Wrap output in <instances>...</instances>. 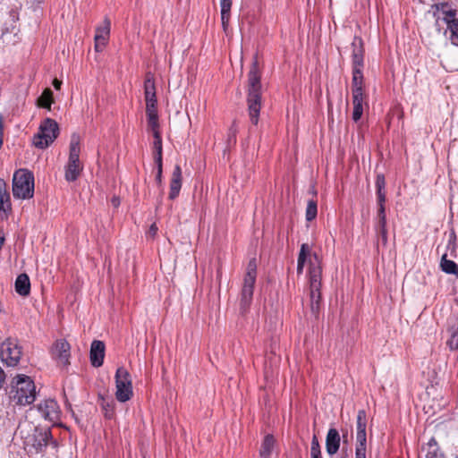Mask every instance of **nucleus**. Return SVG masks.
I'll list each match as a JSON object with an SVG mask.
<instances>
[{"mask_svg": "<svg viewBox=\"0 0 458 458\" xmlns=\"http://www.w3.org/2000/svg\"><path fill=\"white\" fill-rule=\"evenodd\" d=\"M146 114H147V116H156V115H158L157 114V105H147L146 106Z\"/></svg>", "mask_w": 458, "mask_h": 458, "instance_id": "obj_40", "label": "nucleus"}, {"mask_svg": "<svg viewBox=\"0 0 458 458\" xmlns=\"http://www.w3.org/2000/svg\"><path fill=\"white\" fill-rule=\"evenodd\" d=\"M248 110L252 124L257 125L261 108V82L258 61L252 63L248 73Z\"/></svg>", "mask_w": 458, "mask_h": 458, "instance_id": "obj_1", "label": "nucleus"}, {"mask_svg": "<svg viewBox=\"0 0 458 458\" xmlns=\"http://www.w3.org/2000/svg\"><path fill=\"white\" fill-rule=\"evenodd\" d=\"M15 291L21 296H27L30 292V281L27 274H21L15 280Z\"/></svg>", "mask_w": 458, "mask_h": 458, "instance_id": "obj_22", "label": "nucleus"}, {"mask_svg": "<svg viewBox=\"0 0 458 458\" xmlns=\"http://www.w3.org/2000/svg\"><path fill=\"white\" fill-rule=\"evenodd\" d=\"M148 124L151 131L153 132V136H156V133L160 134L159 132V123H158V115L156 116H148Z\"/></svg>", "mask_w": 458, "mask_h": 458, "instance_id": "obj_33", "label": "nucleus"}, {"mask_svg": "<svg viewBox=\"0 0 458 458\" xmlns=\"http://www.w3.org/2000/svg\"><path fill=\"white\" fill-rule=\"evenodd\" d=\"M154 137L153 142V151H154V160L155 163H163L162 162V138L160 134L156 133Z\"/></svg>", "mask_w": 458, "mask_h": 458, "instance_id": "obj_28", "label": "nucleus"}, {"mask_svg": "<svg viewBox=\"0 0 458 458\" xmlns=\"http://www.w3.org/2000/svg\"><path fill=\"white\" fill-rule=\"evenodd\" d=\"M105 357V344L102 341L94 340L90 346V361L92 366H102Z\"/></svg>", "mask_w": 458, "mask_h": 458, "instance_id": "obj_16", "label": "nucleus"}, {"mask_svg": "<svg viewBox=\"0 0 458 458\" xmlns=\"http://www.w3.org/2000/svg\"><path fill=\"white\" fill-rule=\"evenodd\" d=\"M377 228H386V218H377Z\"/></svg>", "mask_w": 458, "mask_h": 458, "instance_id": "obj_47", "label": "nucleus"}, {"mask_svg": "<svg viewBox=\"0 0 458 458\" xmlns=\"http://www.w3.org/2000/svg\"><path fill=\"white\" fill-rule=\"evenodd\" d=\"M144 94H156L155 81L153 75L150 72L147 73L145 78Z\"/></svg>", "mask_w": 458, "mask_h": 458, "instance_id": "obj_30", "label": "nucleus"}, {"mask_svg": "<svg viewBox=\"0 0 458 458\" xmlns=\"http://www.w3.org/2000/svg\"><path fill=\"white\" fill-rule=\"evenodd\" d=\"M440 267L445 273L458 277V265L454 261L447 259V254L445 253L441 258Z\"/></svg>", "mask_w": 458, "mask_h": 458, "instance_id": "obj_26", "label": "nucleus"}, {"mask_svg": "<svg viewBox=\"0 0 458 458\" xmlns=\"http://www.w3.org/2000/svg\"><path fill=\"white\" fill-rule=\"evenodd\" d=\"M386 191H377V206L386 204Z\"/></svg>", "mask_w": 458, "mask_h": 458, "instance_id": "obj_42", "label": "nucleus"}, {"mask_svg": "<svg viewBox=\"0 0 458 458\" xmlns=\"http://www.w3.org/2000/svg\"><path fill=\"white\" fill-rule=\"evenodd\" d=\"M318 214L317 202L315 200H310L306 208V220L312 221L316 218Z\"/></svg>", "mask_w": 458, "mask_h": 458, "instance_id": "obj_32", "label": "nucleus"}, {"mask_svg": "<svg viewBox=\"0 0 458 458\" xmlns=\"http://www.w3.org/2000/svg\"><path fill=\"white\" fill-rule=\"evenodd\" d=\"M22 355V348L17 339L7 338L0 346L1 360L7 366H16Z\"/></svg>", "mask_w": 458, "mask_h": 458, "instance_id": "obj_8", "label": "nucleus"}, {"mask_svg": "<svg viewBox=\"0 0 458 458\" xmlns=\"http://www.w3.org/2000/svg\"><path fill=\"white\" fill-rule=\"evenodd\" d=\"M336 458H348V455L346 454H341L339 456H337Z\"/></svg>", "mask_w": 458, "mask_h": 458, "instance_id": "obj_54", "label": "nucleus"}, {"mask_svg": "<svg viewBox=\"0 0 458 458\" xmlns=\"http://www.w3.org/2000/svg\"><path fill=\"white\" fill-rule=\"evenodd\" d=\"M236 128L234 127V123L233 124V126L230 128V137H233L235 138V135H236Z\"/></svg>", "mask_w": 458, "mask_h": 458, "instance_id": "obj_51", "label": "nucleus"}, {"mask_svg": "<svg viewBox=\"0 0 458 458\" xmlns=\"http://www.w3.org/2000/svg\"><path fill=\"white\" fill-rule=\"evenodd\" d=\"M352 95H364L362 71H360V70L352 71Z\"/></svg>", "mask_w": 458, "mask_h": 458, "instance_id": "obj_23", "label": "nucleus"}, {"mask_svg": "<svg viewBox=\"0 0 458 458\" xmlns=\"http://www.w3.org/2000/svg\"><path fill=\"white\" fill-rule=\"evenodd\" d=\"M112 204L114 208H117L120 205V200L118 198H113L112 199Z\"/></svg>", "mask_w": 458, "mask_h": 458, "instance_id": "obj_52", "label": "nucleus"}, {"mask_svg": "<svg viewBox=\"0 0 458 458\" xmlns=\"http://www.w3.org/2000/svg\"><path fill=\"white\" fill-rule=\"evenodd\" d=\"M366 428H367V413L364 410H360L357 413L356 422V448L355 458H366Z\"/></svg>", "mask_w": 458, "mask_h": 458, "instance_id": "obj_10", "label": "nucleus"}, {"mask_svg": "<svg viewBox=\"0 0 458 458\" xmlns=\"http://www.w3.org/2000/svg\"><path fill=\"white\" fill-rule=\"evenodd\" d=\"M446 344L451 351L458 350V317L454 316L447 320Z\"/></svg>", "mask_w": 458, "mask_h": 458, "instance_id": "obj_15", "label": "nucleus"}, {"mask_svg": "<svg viewBox=\"0 0 458 458\" xmlns=\"http://www.w3.org/2000/svg\"><path fill=\"white\" fill-rule=\"evenodd\" d=\"M116 399L124 403L132 396V385L129 372L123 367L118 368L115 373Z\"/></svg>", "mask_w": 458, "mask_h": 458, "instance_id": "obj_9", "label": "nucleus"}, {"mask_svg": "<svg viewBox=\"0 0 458 458\" xmlns=\"http://www.w3.org/2000/svg\"><path fill=\"white\" fill-rule=\"evenodd\" d=\"M276 440L272 435H267L261 444L259 456L261 458H269L274 449Z\"/></svg>", "mask_w": 458, "mask_h": 458, "instance_id": "obj_25", "label": "nucleus"}, {"mask_svg": "<svg viewBox=\"0 0 458 458\" xmlns=\"http://www.w3.org/2000/svg\"><path fill=\"white\" fill-rule=\"evenodd\" d=\"M36 386L29 376L19 374L13 378L10 398L15 404H31L36 399Z\"/></svg>", "mask_w": 458, "mask_h": 458, "instance_id": "obj_2", "label": "nucleus"}, {"mask_svg": "<svg viewBox=\"0 0 458 458\" xmlns=\"http://www.w3.org/2000/svg\"><path fill=\"white\" fill-rule=\"evenodd\" d=\"M448 30L451 32L452 43L458 46V19L452 25H449Z\"/></svg>", "mask_w": 458, "mask_h": 458, "instance_id": "obj_34", "label": "nucleus"}, {"mask_svg": "<svg viewBox=\"0 0 458 458\" xmlns=\"http://www.w3.org/2000/svg\"><path fill=\"white\" fill-rule=\"evenodd\" d=\"M378 236L381 238V241L384 245L387 243V229L386 228H377L376 229Z\"/></svg>", "mask_w": 458, "mask_h": 458, "instance_id": "obj_39", "label": "nucleus"}, {"mask_svg": "<svg viewBox=\"0 0 458 458\" xmlns=\"http://www.w3.org/2000/svg\"><path fill=\"white\" fill-rule=\"evenodd\" d=\"M102 408L105 410V417L110 419L113 415V408L108 403H106L104 400L102 402Z\"/></svg>", "mask_w": 458, "mask_h": 458, "instance_id": "obj_41", "label": "nucleus"}, {"mask_svg": "<svg viewBox=\"0 0 458 458\" xmlns=\"http://www.w3.org/2000/svg\"><path fill=\"white\" fill-rule=\"evenodd\" d=\"M221 13H225L231 11L232 0H220Z\"/></svg>", "mask_w": 458, "mask_h": 458, "instance_id": "obj_38", "label": "nucleus"}, {"mask_svg": "<svg viewBox=\"0 0 458 458\" xmlns=\"http://www.w3.org/2000/svg\"><path fill=\"white\" fill-rule=\"evenodd\" d=\"M157 225H156L155 224H153V225L150 226V228H149V233H150L151 235H155V234L157 233Z\"/></svg>", "mask_w": 458, "mask_h": 458, "instance_id": "obj_50", "label": "nucleus"}, {"mask_svg": "<svg viewBox=\"0 0 458 458\" xmlns=\"http://www.w3.org/2000/svg\"><path fill=\"white\" fill-rule=\"evenodd\" d=\"M80 137L72 134L70 142V153L68 163L65 165V180L74 182L80 176L82 171V165L80 162Z\"/></svg>", "mask_w": 458, "mask_h": 458, "instance_id": "obj_6", "label": "nucleus"}, {"mask_svg": "<svg viewBox=\"0 0 458 458\" xmlns=\"http://www.w3.org/2000/svg\"><path fill=\"white\" fill-rule=\"evenodd\" d=\"M111 21L106 17L99 26L96 29L95 33V50L97 52H102L105 47L107 45L110 36Z\"/></svg>", "mask_w": 458, "mask_h": 458, "instance_id": "obj_14", "label": "nucleus"}, {"mask_svg": "<svg viewBox=\"0 0 458 458\" xmlns=\"http://www.w3.org/2000/svg\"><path fill=\"white\" fill-rule=\"evenodd\" d=\"M4 237H0V249L2 248L3 244H4Z\"/></svg>", "mask_w": 458, "mask_h": 458, "instance_id": "obj_53", "label": "nucleus"}, {"mask_svg": "<svg viewBox=\"0 0 458 458\" xmlns=\"http://www.w3.org/2000/svg\"><path fill=\"white\" fill-rule=\"evenodd\" d=\"M426 458H456L447 457L440 450L436 439L432 437L427 444V454Z\"/></svg>", "mask_w": 458, "mask_h": 458, "instance_id": "obj_24", "label": "nucleus"}, {"mask_svg": "<svg viewBox=\"0 0 458 458\" xmlns=\"http://www.w3.org/2000/svg\"><path fill=\"white\" fill-rule=\"evenodd\" d=\"M38 105L41 107H45L50 109L51 104L53 102V92L50 89H46L42 95L38 98Z\"/></svg>", "mask_w": 458, "mask_h": 458, "instance_id": "obj_29", "label": "nucleus"}, {"mask_svg": "<svg viewBox=\"0 0 458 458\" xmlns=\"http://www.w3.org/2000/svg\"><path fill=\"white\" fill-rule=\"evenodd\" d=\"M377 218H386L385 205L377 206Z\"/></svg>", "mask_w": 458, "mask_h": 458, "instance_id": "obj_46", "label": "nucleus"}, {"mask_svg": "<svg viewBox=\"0 0 458 458\" xmlns=\"http://www.w3.org/2000/svg\"><path fill=\"white\" fill-rule=\"evenodd\" d=\"M229 19H230V12H226L224 14L221 13L222 25H223V28L225 30H226V28L228 26Z\"/></svg>", "mask_w": 458, "mask_h": 458, "instance_id": "obj_44", "label": "nucleus"}, {"mask_svg": "<svg viewBox=\"0 0 458 458\" xmlns=\"http://www.w3.org/2000/svg\"><path fill=\"white\" fill-rule=\"evenodd\" d=\"M62 85V81L58 79H55L53 81V86L55 89H60Z\"/></svg>", "mask_w": 458, "mask_h": 458, "instance_id": "obj_48", "label": "nucleus"}, {"mask_svg": "<svg viewBox=\"0 0 458 458\" xmlns=\"http://www.w3.org/2000/svg\"><path fill=\"white\" fill-rule=\"evenodd\" d=\"M156 165H157V167L156 181H157V182L158 184H160L161 182H162V165H163V163H156Z\"/></svg>", "mask_w": 458, "mask_h": 458, "instance_id": "obj_45", "label": "nucleus"}, {"mask_svg": "<svg viewBox=\"0 0 458 458\" xmlns=\"http://www.w3.org/2000/svg\"><path fill=\"white\" fill-rule=\"evenodd\" d=\"M310 458H322V456L320 454V455H316V456H310Z\"/></svg>", "mask_w": 458, "mask_h": 458, "instance_id": "obj_55", "label": "nucleus"}, {"mask_svg": "<svg viewBox=\"0 0 458 458\" xmlns=\"http://www.w3.org/2000/svg\"><path fill=\"white\" fill-rule=\"evenodd\" d=\"M352 71L363 69V47L360 39L355 38L352 44Z\"/></svg>", "mask_w": 458, "mask_h": 458, "instance_id": "obj_18", "label": "nucleus"}, {"mask_svg": "<svg viewBox=\"0 0 458 458\" xmlns=\"http://www.w3.org/2000/svg\"><path fill=\"white\" fill-rule=\"evenodd\" d=\"M256 277L257 261L256 259H251L246 268L241 292L240 312L242 314H245L251 304Z\"/></svg>", "mask_w": 458, "mask_h": 458, "instance_id": "obj_4", "label": "nucleus"}, {"mask_svg": "<svg viewBox=\"0 0 458 458\" xmlns=\"http://www.w3.org/2000/svg\"><path fill=\"white\" fill-rule=\"evenodd\" d=\"M305 264L297 262V274L301 275L303 272Z\"/></svg>", "mask_w": 458, "mask_h": 458, "instance_id": "obj_49", "label": "nucleus"}, {"mask_svg": "<svg viewBox=\"0 0 458 458\" xmlns=\"http://www.w3.org/2000/svg\"><path fill=\"white\" fill-rule=\"evenodd\" d=\"M352 118L354 122H358L361 118L364 109L369 106L366 95H352Z\"/></svg>", "mask_w": 458, "mask_h": 458, "instance_id": "obj_19", "label": "nucleus"}, {"mask_svg": "<svg viewBox=\"0 0 458 458\" xmlns=\"http://www.w3.org/2000/svg\"><path fill=\"white\" fill-rule=\"evenodd\" d=\"M50 354L58 366L67 367L70 364V344L64 339L56 340L50 349Z\"/></svg>", "mask_w": 458, "mask_h": 458, "instance_id": "obj_11", "label": "nucleus"}, {"mask_svg": "<svg viewBox=\"0 0 458 458\" xmlns=\"http://www.w3.org/2000/svg\"><path fill=\"white\" fill-rule=\"evenodd\" d=\"M315 261H310L309 267L310 309L313 313H318L321 299L320 288L322 279V267L317 254H314Z\"/></svg>", "mask_w": 458, "mask_h": 458, "instance_id": "obj_3", "label": "nucleus"}, {"mask_svg": "<svg viewBox=\"0 0 458 458\" xmlns=\"http://www.w3.org/2000/svg\"><path fill=\"white\" fill-rule=\"evenodd\" d=\"M39 439H38V443H37V445L38 447V449H42L43 447H46L49 441L52 440V434L50 432V430H44L42 432L39 433Z\"/></svg>", "mask_w": 458, "mask_h": 458, "instance_id": "obj_31", "label": "nucleus"}, {"mask_svg": "<svg viewBox=\"0 0 458 458\" xmlns=\"http://www.w3.org/2000/svg\"><path fill=\"white\" fill-rule=\"evenodd\" d=\"M386 180L383 174H377L376 179V189L377 191H385Z\"/></svg>", "mask_w": 458, "mask_h": 458, "instance_id": "obj_37", "label": "nucleus"}, {"mask_svg": "<svg viewBox=\"0 0 458 458\" xmlns=\"http://www.w3.org/2000/svg\"><path fill=\"white\" fill-rule=\"evenodd\" d=\"M456 233L454 229H452L449 233V239L447 242V249L450 250L452 252L455 251L456 249Z\"/></svg>", "mask_w": 458, "mask_h": 458, "instance_id": "obj_36", "label": "nucleus"}, {"mask_svg": "<svg viewBox=\"0 0 458 458\" xmlns=\"http://www.w3.org/2000/svg\"><path fill=\"white\" fill-rule=\"evenodd\" d=\"M11 210L12 204L7 184L3 179H0V213L6 214Z\"/></svg>", "mask_w": 458, "mask_h": 458, "instance_id": "obj_21", "label": "nucleus"}, {"mask_svg": "<svg viewBox=\"0 0 458 458\" xmlns=\"http://www.w3.org/2000/svg\"><path fill=\"white\" fill-rule=\"evenodd\" d=\"M182 169L179 165H176L174 168L171 181H170V191H169V199H174L178 197L181 188H182Z\"/></svg>", "mask_w": 458, "mask_h": 458, "instance_id": "obj_17", "label": "nucleus"}, {"mask_svg": "<svg viewBox=\"0 0 458 458\" xmlns=\"http://www.w3.org/2000/svg\"><path fill=\"white\" fill-rule=\"evenodd\" d=\"M433 8L437 22L443 21L446 23L447 29L458 19L457 11L447 3L435 4Z\"/></svg>", "mask_w": 458, "mask_h": 458, "instance_id": "obj_12", "label": "nucleus"}, {"mask_svg": "<svg viewBox=\"0 0 458 458\" xmlns=\"http://www.w3.org/2000/svg\"><path fill=\"white\" fill-rule=\"evenodd\" d=\"M145 95V101H146V106L147 105H157V98H156V94H144Z\"/></svg>", "mask_w": 458, "mask_h": 458, "instance_id": "obj_43", "label": "nucleus"}, {"mask_svg": "<svg viewBox=\"0 0 458 458\" xmlns=\"http://www.w3.org/2000/svg\"><path fill=\"white\" fill-rule=\"evenodd\" d=\"M13 195L16 199H27L34 195V176L27 169L17 170L13 177Z\"/></svg>", "mask_w": 458, "mask_h": 458, "instance_id": "obj_5", "label": "nucleus"}, {"mask_svg": "<svg viewBox=\"0 0 458 458\" xmlns=\"http://www.w3.org/2000/svg\"><path fill=\"white\" fill-rule=\"evenodd\" d=\"M321 450L318 439L316 435L313 436L310 445V456L320 455Z\"/></svg>", "mask_w": 458, "mask_h": 458, "instance_id": "obj_35", "label": "nucleus"}, {"mask_svg": "<svg viewBox=\"0 0 458 458\" xmlns=\"http://www.w3.org/2000/svg\"><path fill=\"white\" fill-rule=\"evenodd\" d=\"M59 126L51 119H45L39 125L38 132L34 136L33 144L38 148H46L57 138Z\"/></svg>", "mask_w": 458, "mask_h": 458, "instance_id": "obj_7", "label": "nucleus"}, {"mask_svg": "<svg viewBox=\"0 0 458 458\" xmlns=\"http://www.w3.org/2000/svg\"><path fill=\"white\" fill-rule=\"evenodd\" d=\"M38 410L41 416L54 425L57 424L60 420V409L58 403L53 400L48 399L38 404Z\"/></svg>", "mask_w": 458, "mask_h": 458, "instance_id": "obj_13", "label": "nucleus"}, {"mask_svg": "<svg viewBox=\"0 0 458 458\" xmlns=\"http://www.w3.org/2000/svg\"><path fill=\"white\" fill-rule=\"evenodd\" d=\"M341 437L335 428H330L327 434L326 449L329 455L337 453L340 447Z\"/></svg>", "mask_w": 458, "mask_h": 458, "instance_id": "obj_20", "label": "nucleus"}, {"mask_svg": "<svg viewBox=\"0 0 458 458\" xmlns=\"http://www.w3.org/2000/svg\"><path fill=\"white\" fill-rule=\"evenodd\" d=\"M314 254L311 252V247L308 243H302L298 256L297 262L305 264L307 258L310 257V262L315 261Z\"/></svg>", "mask_w": 458, "mask_h": 458, "instance_id": "obj_27", "label": "nucleus"}]
</instances>
